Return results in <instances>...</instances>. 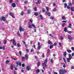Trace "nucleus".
Segmentation results:
<instances>
[{
  "label": "nucleus",
  "mask_w": 74,
  "mask_h": 74,
  "mask_svg": "<svg viewBox=\"0 0 74 74\" xmlns=\"http://www.w3.org/2000/svg\"><path fill=\"white\" fill-rule=\"evenodd\" d=\"M59 74H64L63 69H60L59 70Z\"/></svg>",
  "instance_id": "obj_1"
},
{
  "label": "nucleus",
  "mask_w": 74,
  "mask_h": 74,
  "mask_svg": "<svg viewBox=\"0 0 74 74\" xmlns=\"http://www.w3.org/2000/svg\"><path fill=\"white\" fill-rule=\"evenodd\" d=\"M28 71H29V70H30V66L29 65H28L26 67Z\"/></svg>",
  "instance_id": "obj_2"
},
{
  "label": "nucleus",
  "mask_w": 74,
  "mask_h": 74,
  "mask_svg": "<svg viewBox=\"0 0 74 74\" xmlns=\"http://www.w3.org/2000/svg\"><path fill=\"white\" fill-rule=\"evenodd\" d=\"M19 30L21 32H22V31H24L25 30H24V29L23 28H22L21 26L20 27Z\"/></svg>",
  "instance_id": "obj_3"
},
{
  "label": "nucleus",
  "mask_w": 74,
  "mask_h": 74,
  "mask_svg": "<svg viewBox=\"0 0 74 74\" xmlns=\"http://www.w3.org/2000/svg\"><path fill=\"white\" fill-rule=\"evenodd\" d=\"M0 21H5V18H4V17H2V18H1Z\"/></svg>",
  "instance_id": "obj_4"
},
{
  "label": "nucleus",
  "mask_w": 74,
  "mask_h": 74,
  "mask_svg": "<svg viewBox=\"0 0 74 74\" xmlns=\"http://www.w3.org/2000/svg\"><path fill=\"white\" fill-rule=\"evenodd\" d=\"M68 39H69V40H72V38L71 37V36L70 35H68Z\"/></svg>",
  "instance_id": "obj_5"
},
{
  "label": "nucleus",
  "mask_w": 74,
  "mask_h": 74,
  "mask_svg": "<svg viewBox=\"0 0 74 74\" xmlns=\"http://www.w3.org/2000/svg\"><path fill=\"white\" fill-rule=\"evenodd\" d=\"M13 44L14 45H16V43L15 42V39H13Z\"/></svg>",
  "instance_id": "obj_6"
},
{
  "label": "nucleus",
  "mask_w": 74,
  "mask_h": 74,
  "mask_svg": "<svg viewBox=\"0 0 74 74\" xmlns=\"http://www.w3.org/2000/svg\"><path fill=\"white\" fill-rule=\"evenodd\" d=\"M10 15L11 16H12L13 18L15 17L14 16V14H13V13L11 12L10 13Z\"/></svg>",
  "instance_id": "obj_7"
},
{
  "label": "nucleus",
  "mask_w": 74,
  "mask_h": 74,
  "mask_svg": "<svg viewBox=\"0 0 74 74\" xmlns=\"http://www.w3.org/2000/svg\"><path fill=\"white\" fill-rule=\"evenodd\" d=\"M0 49H3V50H4L5 49V47L4 46L2 47H0Z\"/></svg>",
  "instance_id": "obj_8"
},
{
  "label": "nucleus",
  "mask_w": 74,
  "mask_h": 74,
  "mask_svg": "<svg viewBox=\"0 0 74 74\" xmlns=\"http://www.w3.org/2000/svg\"><path fill=\"white\" fill-rule=\"evenodd\" d=\"M67 62H70V60H71V58H68L66 59Z\"/></svg>",
  "instance_id": "obj_9"
},
{
  "label": "nucleus",
  "mask_w": 74,
  "mask_h": 74,
  "mask_svg": "<svg viewBox=\"0 0 74 74\" xmlns=\"http://www.w3.org/2000/svg\"><path fill=\"white\" fill-rule=\"evenodd\" d=\"M12 7H16V4L15 3L12 4Z\"/></svg>",
  "instance_id": "obj_10"
},
{
  "label": "nucleus",
  "mask_w": 74,
  "mask_h": 74,
  "mask_svg": "<svg viewBox=\"0 0 74 74\" xmlns=\"http://www.w3.org/2000/svg\"><path fill=\"white\" fill-rule=\"evenodd\" d=\"M48 44H50V45H52V42L50 41V40H49L48 41Z\"/></svg>",
  "instance_id": "obj_11"
},
{
  "label": "nucleus",
  "mask_w": 74,
  "mask_h": 74,
  "mask_svg": "<svg viewBox=\"0 0 74 74\" xmlns=\"http://www.w3.org/2000/svg\"><path fill=\"white\" fill-rule=\"evenodd\" d=\"M42 65L43 66H45V67H47V65H46V63L45 62L42 63Z\"/></svg>",
  "instance_id": "obj_12"
},
{
  "label": "nucleus",
  "mask_w": 74,
  "mask_h": 74,
  "mask_svg": "<svg viewBox=\"0 0 74 74\" xmlns=\"http://www.w3.org/2000/svg\"><path fill=\"white\" fill-rule=\"evenodd\" d=\"M36 4H40V0H37V2L36 3Z\"/></svg>",
  "instance_id": "obj_13"
},
{
  "label": "nucleus",
  "mask_w": 74,
  "mask_h": 74,
  "mask_svg": "<svg viewBox=\"0 0 74 74\" xmlns=\"http://www.w3.org/2000/svg\"><path fill=\"white\" fill-rule=\"evenodd\" d=\"M47 62H48V59L46 58L45 60H44V63H47Z\"/></svg>",
  "instance_id": "obj_14"
},
{
  "label": "nucleus",
  "mask_w": 74,
  "mask_h": 74,
  "mask_svg": "<svg viewBox=\"0 0 74 74\" xmlns=\"http://www.w3.org/2000/svg\"><path fill=\"white\" fill-rule=\"evenodd\" d=\"M67 30V28L66 27H65L64 29V31L65 32H66Z\"/></svg>",
  "instance_id": "obj_15"
},
{
  "label": "nucleus",
  "mask_w": 74,
  "mask_h": 74,
  "mask_svg": "<svg viewBox=\"0 0 74 74\" xmlns=\"http://www.w3.org/2000/svg\"><path fill=\"white\" fill-rule=\"evenodd\" d=\"M25 58L26 59H27L28 58V55L27 54H26L25 55Z\"/></svg>",
  "instance_id": "obj_16"
},
{
  "label": "nucleus",
  "mask_w": 74,
  "mask_h": 74,
  "mask_svg": "<svg viewBox=\"0 0 74 74\" xmlns=\"http://www.w3.org/2000/svg\"><path fill=\"white\" fill-rule=\"evenodd\" d=\"M69 58L71 59H72V56H71V55L70 54H69Z\"/></svg>",
  "instance_id": "obj_17"
},
{
  "label": "nucleus",
  "mask_w": 74,
  "mask_h": 74,
  "mask_svg": "<svg viewBox=\"0 0 74 74\" xmlns=\"http://www.w3.org/2000/svg\"><path fill=\"white\" fill-rule=\"evenodd\" d=\"M17 65H19V66H21V63L17 62L16 63Z\"/></svg>",
  "instance_id": "obj_18"
},
{
  "label": "nucleus",
  "mask_w": 74,
  "mask_h": 74,
  "mask_svg": "<svg viewBox=\"0 0 74 74\" xmlns=\"http://www.w3.org/2000/svg\"><path fill=\"white\" fill-rule=\"evenodd\" d=\"M67 52H68V53H70V52H71V50L69 49H67Z\"/></svg>",
  "instance_id": "obj_19"
},
{
  "label": "nucleus",
  "mask_w": 74,
  "mask_h": 74,
  "mask_svg": "<svg viewBox=\"0 0 74 74\" xmlns=\"http://www.w3.org/2000/svg\"><path fill=\"white\" fill-rule=\"evenodd\" d=\"M32 27H34V28H35V29H36V26H35V25H34V24H32Z\"/></svg>",
  "instance_id": "obj_20"
},
{
  "label": "nucleus",
  "mask_w": 74,
  "mask_h": 74,
  "mask_svg": "<svg viewBox=\"0 0 74 74\" xmlns=\"http://www.w3.org/2000/svg\"><path fill=\"white\" fill-rule=\"evenodd\" d=\"M53 45H51L50 46L49 48L50 49H52V48H53Z\"/></svg>",
  "instance_id": "obj_21"
},
{
  "label": "nucleus",
  "mask_w": 74,
  "mask_h": 74,
  "mask_svg": "<svg viewBox=\"0 0 74 74\" xmlns=\"http://www.w3.org/2000/svg\"><path fill=\"white\" fill-rule=\"evenodd\" d=\"M71 10L72 11H74V8H71Z\"/></svg>",
  "instance_id": "obj_22"
},
{
  "label": "nucleus",
  "mask_w": 74,
  "mask_h": 74,
  "mask_svg": "<svg viewBox=\"0 0 74 74\" xmlns=\"http://www.w3.org/2000/svg\"><path fill=\"white\" fill-rule=\"evenodd\" d=\"M38 13H37L36 12H35L34 14V15L35 16H37L38 15Z\"/></svg>",
  "instance_id": "obj_23"
},
{
  "label": "nucleus",
  "mask_w": 74,
  "mask_h": 74,
  "mask_svg": "<svg viewBox=\"0 0 74 74\" xmlns=\"http://www.w3.org/2000/svg\"><path fill=\"white\" fill-rule=\"evenodd\" d=\"M62 20H64L65 19V18H66V17L64 16H62Z\"/></svg>",
  "instance_id": "obj_24"
},
{
  "label": "nucleus",
  "mask_w": 74,
  "mask_h": 74,
  "mask_svg": "<svg viewBox=\"0 0 74 74\" xmlns=\"http://www.w3.org/2000/svg\"><path fill=\"white\" fill-rule=\"evenodd\" d=\"M40 72V70L38 69L36 71V73H38Z\"/></svg>",
  "instance_id": "obj_25"
},
{
  "label": "nucleus",
  "mask_w": 74,
  "mask_h": 74,
  "mask_svg": "<svg viewBox=\"0 0 74 74\" xmlns=\"http://www.w3.org/2000/svg\"><path fill=\"white\" fill-rule=\"evenodd\" d=\"M40 18L42 20L43 19V18H42V15H40Z\"/></svg>",
  "instance_id": "obj_26"
},
{
  "label": "nucleus",
  "mask_w": 74,
  "mask_h": 74,
  "mask_svg": "<svg viewBox=\"0 0 74 74\" xmlns=\"http://www.w3.org/2000/svg\"><path fill=\"white\" fill-rule=\"evenodd\" d=\"M66 55H67V53H66V52L65 51L64 53V55L65 57H66Z\"/></svg>",
  "instance_id": "obj_27"
},
{
  "label": "nucleus",
  "mask_w": 74,
  "mask_h": 74,
  "mask_svg": "<svg viewBox=\"0 0 74 74\" xmlns=\"http://www.w3.org/2000/svg\"><path fill=\"white\" fill-rule=\"evenodd\" d=\"M32 25H29L28 26V28H29V29H31L32 28Z\"/></svg>",
  "instance_id": "obj_28"
},
{
  "label": "nucleus",
  "mask_w": 74,
  "mask_h": 74,
  "mask_svg": "<svg viewBox=\"0 0 74 74\" xmlns=\"http://www.w3.org/2000/svg\"><path fill=\"white\" fill-rule=\"evenodd\" d=\"M31 12V10H28L27 11V13L28 14H30Z\"/></svg>",
  "instance_id": "obj_29"
},
{
  "label": "nucleus",
  "mask_w": 74,
  "mask_h": 74,
  "mask_svg": "<svg viewBox=\"0 0 74 74\" xmlns=\"http://www.w3.org/2000/svg\"><path fill=\"white\" fill-rule=\"evenodd\" d=\"M41 48V47L39 45L38 46V50H40V49Z\"/></svg>",
  "instance_id": "obj_30"
},
{
  "label": "nucleus",
  "mask_w": 74,
  "mask_h": 74,
  "mask_svg": "<svg viewBox=\"0 0 74 74\" xmlns=\"http://www.w3.org/2000/svg\"><path fill=\"white\" fill-rule=\"evenodd\" d=\"M10 69L11 70H13V65H11L10 66Z\"/></svg>",
  "instance_id": "obj_31"
},
{
  "label": "nucleus",
  "mask_w": 74,
  "mask_h": 74,
  "mask_svg": "<svg viewBox=\"0 0 74 74\" xmlns=\"http://www.w3.org/2000/svg\"><path fill=\"white\" fill-rule=\"evenodd\" d=\"M47 15L49 16H51V13L50 12H48L47 13Z\"/></svg>",
  "instance_id": "obj_32"
},
{
  "label": "nucleus",
  "mask_w": 74,
  "mask_h": 74,
  "mask_svg": "<svg viewBox=\"0 0 74 74\" xmlns=\"http://www.w3.org/2000/svg\"><path fill=\"white\" fill-rule=\"evenodd\" d=\"M50 52V49H49L47 50V54H48Z\"/></svg>",
  "instance_id": "obj_33"
},
{
  "label": "nucleus",
  "mask_w": 74,
  "mask_h": 74,
  "mask_svg": "<svg viewBox=\"0 0 74 74\" xmlns=\"http://www.w3.org/2000/svg\"><path fill=\"white\" fill-rule=\"evenodd\" d=\"M63 72L64 73V74L65 73H67V71L65 70H63Z\"/></svg>",
  "instance_id": "obj_34"
},
{
  "label": "nucleus",
  "mask_w": 74,
  "mask_h": 74,
  "mask_svg": "<svg viewBox=\"0 0 74 74\" xmlns=\"http://www.w3.org/2000/svg\"><path fill=\"white\" fill-rule=\"evenodd\" d=\"M23 12H22L21 13V15L22 16H23Z\"/></svg>",
  "instance_id": "obj_35"
},
{
  "label": "nucleus",
  "mask_w": 74,
  "mask_h": 74,
  "mask_svg": "<svg viewBox=\"0 0 74 74\" xmlns=\"http://www.w3.org/2000/svg\"><path fill=\"white\" fill-rule=\"evenodd\" d=\"M67 5L66 3H65L64 4V8H66V6H67Z\"/></svg>",
  "instance_id": "obj_36"
},
{
  "label": "nucleus",
  "mask_w": 74,
  "mask_h": 74,
  "mask_svg": "<svg viewBox=\"0 0 74 74\" xmlns=\"http://www.w3.org/2000/svg\"><path fill=\"white\" fill-rule=\"evenodd\" d=\"M9 63V61L7 60L6 61L5 63L6 64H8Z\"/></svg>",
  "instance_id": "obj_37"
},
{
  "label": "nucleus",
  "mask_w": 74,
  "mask_h": 74,
  "mask_svg": "<svg viewBox=\"0 0 74 74\" xmlns=\"http://www.w3.org/2000/svg\"><path fill=\"white\" fill-rule=\"evenodd\" d=\"M40 65V63L39 62H38V64L37 65L38 67H39V66Z\"/></svg>",
  "instance_id": "obj_38"
},
{
  "label": "nucleus",
  "mask_w": 74,
  "mask_h": 74,
  "mask_svg": "<svg viewBox=\"0 0 74 74\" xmlns=\"http://www.w3.org/2000/svg\"><path fill=\"white\" fill-rule=\"evenodd\" d=\"M67 32L68 33H69V34L71 33H72V32L70 31H67Z\"/></svg>",
  "instance_id": "obj_39"
},
{
  "label": "nucleus",
  "mask_w": 74,
  "mask_h": 74,
  "mask_svg": "<svg viewBox=\"0 0 74 74\" xmlns=\"http://www.w3.org/2000/svg\"><path fill=\"white\" fill-rule=\"evenodd\" d=\"M17 46L18 47H20V44L19 43H18L17 44Z\"/></svg>",
  "instance_id": "obj_40"
},
{
  "label": "nucleus",
  "mask_w": 74,
  "mask_h": 74,
  "mask_svg": "<svg viewBox=\"0 0 74 74\" xmlns=\"http://www.w3.org/2000/svg\"><path fill=\"white\" fill-rule=\"evenodd\" d=\"M50 19H52V20H53V19H54V18H53V16H51V17H50Z\"/></svg>",
  "instance_id": "obj_41"
},
{
  "label": "nucleus",
  "mask_w": 74,
  "mask_h": 74,
  "mask_svg": "<svg viewBox=\"0 0 74 74\" xmlns=\"http://www.w3.org/2000/svg\"><path fill=\"white\" fill-rule=\"evenodd\" d=\"M7 42V40H5L4 42V44H6V42Z\"/></svg>",
  "instance_id": "obj_42"
},
{
  "label": "nucleus",
  "mask_w": 74,
  "mask_h": 74,
  "mask_svg": "<svg viewBox=\"0 0 74 74\" xmlns=\"http://www.w3.org/2000/svg\"><path fill=\"white\" fill-rule=\"evenodd\" d=\"M34 11H37V8L36 7H35L34 9Z\"/></svg>",
  "instance_id": "obj_43"
},
{
  "label": "nucleus",
  "mask_w": 74,
  "mask_h": 74,
  "mask_svg": "<svg viewBox=\"0 0 74 74\" xmlns=\"http://www.w3.org/2000/svg\"><path fill=\"white\" fill-rule=\"evenodd\" d=\"M19 53L20 55L21 56L22 55V52H21V51H19Z\"/></svg>",
  "instance_id": "obj_44"
},
{
  "label": "nucleus",
  "mask_w": 74,
  "mask_h": 74,
  "mask_svg": "<svg viewBox=\"0 0 74 74\" xmlns=\"http://www.w3.org/2000/svg\"><path fill=\"white\" fill-rule=\"evenodd\" d=\"M46 9L47 11H49V8L48 7L46 8Z\"/></svg>",
  "instance_id": "obj_45"
},
{
  "label": "nucleus",
  "mask_w": 74,
  "mask_h": 74,
  "mask_svg": "<svg viewBox=\"0 0 74 74\" xmlns=\"http://www.w3.org/2000/svg\"><path fill=\"white\" fill-rule=\"evenodd\" d=\"M63 39H64L63 37L62 36H61V40H63Z\"/></svg>",
  "instance_id": "obj_46"
},
{
  "label": "nucleus",
  "mask_w": 74,
  "mask_h": 74,
  "mask_svg": "<svg viewBox=\"0 0 74 74\" xmlns=\"http://www.w3.org/2000/svg\"><path fill=\"white\" fill-rule=\"evenodd\" d=\"M34 51V49H32L31 50V52H33Z\"/></svg>",
  "instance_id": "obj_47"
},
{
  "label": "nucleus",
  "mask_w": 74,
  "mask_h": 74,
  "mask_svg": "<svg viewBox=\"0 0 74 74\" xmlns=\"http://www.w3.org/2000/svg\"><path fill=\"white\" fill-rule=\"evenodd\" d=\"M56 8H54L52 10V11H56Z\"/></svg>",
  "instance_id": "obj_48"
},
{
  "label": "nucleus",
  "mask_w": 74,
  "mask_h": 74,
  "mask_svg": "<svg viewBox=\"0 0 74 74\" xmlns=\"http://www.w3.org/2000/svg\"><path fill=\"white\" fill-rule=\"evenodd\" d=\"M9 2L10 3H12V0H10Z\"/></svg>",
  "instance_id": "obj_49"
},
{
  "label": "nucleus",
  "mask_w": 74,
  "mask_h": 74,
  "mask_svg": "<svg viewBox=\"0 0 74 74\" xmlns=\"http://www.w3.org/2000/svg\"><path fill=\"white\" fill-rule=\"evenodd\" d=\"M24 59H25V57H22V60H24Z\"/></svg>",
  "instance_id": "obj_50"
},
{
  "label": "nucleus",
  "mask_w": 74,
  "mask_h": 74,
  "mask_svg": "<svg viewBox=\"0 0 74 74\" xmlns=\"http://www.w3.org/2000/svg\"><path fill=\"white\" fill-rule=\"evenodd\" d=\"M45 56H44V53H42V58H44Z\"/></svg>",
  "instance_id": "obj_51"
},
{
  "label": "nucleus",
  "mask_w": 74,
  "mask_h": 74,
  "mask_svg": "<svg viewBox=\"0 0 74 74\" xmlns=\"http://www.w3.org/2000/svg\"><path fill=\"white\" fill-rule=\"evenodd\" d=\"M67 9H70V8L69 7V6H67Z\"/></svg>",
  "instance_id": "obj_52"
},
{
  "label": "nucleus",
  "mask_w": 74,
  "mask_h": 74,
  "mask_svg": "<svg viewBox=\"0 0 74 74\" xmlns=\"http://www.w3.org/2000/svg\"><path fill=\"white\" fill-rule=\"evenodd\" d=\"M71 48L72 50H73V51H74V47H72Z\"/></svg>",
  "instance_id": "obj_53"
},
{
  "label": "nucleus",
  "mask_w": 74,
  "mask_h": 74,
  "mask_svg": "<svg viewBox=\"0 0 74 74\" xmlns=\"http://www.w3.org/2000/svg\"><path fill=\"white\" fill-rule=\"evenodd\" d=\"M51 63H53V60H52V59L51 60Z\"/></svg>",
  "instance_id": "obj_54"
},
{
  "label": "nucleus",
  "mask_w": 74,
  "mask_h": 74,
  "mask_svg": "<svg viewBox=\"0 0 74 74\" xmlns=\"http://www.w3.org/2000/svg\"><path fill=\"white\" fill-rule=\"evenodd\" d=\"M56 42H55L54 44V46H56Z\"/></svg>",
  "instance_id": "obj_55"
},
{
  "label": "nucleus",
  "mask_w": 74,
  "mask_h": 74,
  "mask_svg": "<svg viewBox=\"0 0 74 74\" xmlns=\"http://www.w3.org/2000/svg\"><path fill=\"white\" fill-rule=\"evenodd\" d=\"M25 4H27V1H26L24 2Z\"/></svg>",
  "instance_id": "obj_56"
},
{
  "label": "nucleus",
  "mask_w": 74,
  "mask_h": 74,
  "mask_svg": "<svg viewBox=\"0 0 74 74\" xmlns=\"http://www.w3.org/2000/svg\"><path fill=\"white\" fill-rule=\"evenodd\" d=\"M62 22H63V23L65 22V23H66V22H67L66 21H62Z\"/></svg>",
  "instance_id": "obj_57"
},
{
  "label": "nucleus",
  "mask_w": 74,
  "mask_h": 74,
  "mask_svg": "<svg viewBox=\"0 0 74 74\" xmlns=\"http://www.w3.org/2000/svg\"><path fill=\"white\" fill-rule=\"evenodd\" d=\"M71 69H74V66L72 65Z\"/></svg>",
  "instance_id": "obj_58"
},
{
  "label": "nucleus",
  "mask_w": 74,
  "mask_h": 74,
  "mask_svg": "<svg viewBox=\"0 0 74 74\" xmlns=\"http://www.w3.org/2000/svg\"><path fill=\"white\" fill-rule=\"evenodd\" d=\"M59 45L60 46V47H61L62 46V44L61 43H59Z\"/></svg>",
  "instance_id": "obj_59"
},
{
  "label": "nucleus",
  "mask_w": 74,
  "mask_h": 74,
  "mask_svg": "<svg viewBox=\"0 0 74 74\" xmlns=\"http://www.w3.org/2000/svg\"><path fill=\"white\" fill-rule=\"evenodd\" d=\"M64 25H65V24H62V27H64Z\"/></svg>",
  "instance_id": "obj_60"
},
{
  "label": "nucleus",
  "mask_w": 74,
  "mask_h": 74,
  "mask_svg": "<svg viewBox=\"0 0 74 74\" xmlns=\"http://www.w3.org/2000/svg\"><path fill=\"white\" fill-rule=\"evenodd\" d=\"M62 56H61L60 57V60H62Z\"/></svg>",
  "instance_id": "obj_61"
},
{
  "label": "nucleus",
  "mask_w": 74,
  "mask_h": 74,
  "mask_svg": "<svg viewBox=\"0 0 74 74\" xmlns=\"http://www.w3.org/2000/svg\"><path fill=\"white\" fill-rule=\"evenodd\" d=\"M71 23H70L69 24V26H70L71 27Z\"/></svg>",
  "instance_id": "obj_62"
},
{
  "label": "nucleus",
  "mask_w": 74,
  "mask_h": 74,
  "mask_svg": "<svg viewBox=\"0 0 74 74\" xmlns=\"http://www.w3.org/2000/svg\"><path fill=\"white\" fill-rule=\"evenodd\" d=\"M72 56H74V53H73L72 54Z\"/></svg>",
  "instance_id": "obj_63"
},
{
  "label": "nucleus",
  "mask_w": 74,
  "mask_h": 74,
  "mask_svg": "<svg viewBox=\"0 0 74 74\" xmlns=\"http://www.w3.org/2000/svg\"><path fill=\"white\" fill-rule=\"evenodd\" d=\"M22 67H25V64H22Z\"/></svg>",
  "instance_id": "obj_64"
}]
</instances>
